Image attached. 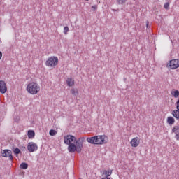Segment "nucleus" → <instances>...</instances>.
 Listing matches in <instances>:
<instances>
[{
    "label": "nucleus",
    "mask_w": 179,
    "mask_h": 179,
    "mask_svg": "<svg viewBox=\"0 0 179 179\" xmlns=\"http://www.w3.org/2000/svg\"><path fill=\"white\" fill-rule=\"evenodd\" d=\"M85 137L79 138L76 139V137L72 135H66L64 137V142L65 145H68V150L70 153H80L82 152V148H83V143H85Z\"/></svg>",
    "instance_id": "obj_1"
},
{
    "label": "nucleus",
    "mask_w": 179,
    "mask_h": 179,
    "mask_svg": "<svg viewBox=\"0 0 179 179\" xmlns=\"http://www.w3.org/2000/svg\"><path fill=\"white\" fill-rule=\"evenodd\" d=\"M71 93L73 94V96H76V94L78 93V90L75 88H72L71 90Z\"/></svg>",
    "instance_id": "obj_19"
},
{
    "label": "nucleus",
    "mask_w": 179,
    "mask_h": 179,
    "mask_svg": "<svg viewBox=\"0 0 179 179\" xmlns=\"http://www.w3.org/2000/svg\"><path fill=\"white\" fill-rule=\"evenodd\" d=\"M171 96H172V97H174V99H178V97H179L178 90L173 89L171 91Z\"/></svg>",
    "instance_id": "obj_11"
},
{
    "label": "nucleus",
    "mask_w": 179,
    "mask_h": 179,
    "mask_svg": "<svg viewBox=\"0 0 179 179\" xmlns=\"http://www.w3.org/2000/svg\"><path fill=\"white\" fill-rule=\"evenodd\" d=\"M87 142L91 145H104L108 142V137L106 135L94 136L87 138Z\"/></svg>",
    "instance_id": "obj_2"
},
{
    "label": "nucleus",
    "mask_w": 179,
    "mask_h": 179,
    "mask_svg": "<svg viewBox=\"0 0 179 179\" xmlns=\"http://www.w3.org/2000/svg\"><path fill=\"white\" fill-rule=\"evenodd\" d=\"M146 27H149V22H147Z\"/></svg>",
    "instance_id": "obj_26"
},
{
    "label": "nucleus",
    "mask_w": 179,
    "mask_h": 179,
    "mask_svg": "<svg viewBox=\"0 0 179 179\" xmlns=\"http://www.w3.org/2000/svg\"><path fill=\"white\" fill-rule=\"evenodd\" d=\"M41 87L38 83L36 82H31L27 84L26 90L29 94H32V96H34L36 94H38V93H40Z\"/></svg>",
    "instance_id": "obj_3"
},
{
    "label": "nucleus",
    "mask_w": 179,
    "mask_h": 179,
    "mask_svg": "<svg viewBox=\"0 0 179 179\" xmlns=\"http://www.w3.org/2000/svg\"><path fill=\"white\" fill-rule=\"evenodd\" d=\"M1 156L3 157H8L9 160H13V156L12 155V151L10 150H3L1 151Z\"/></svg>",
    "instance_id": "obj_8"
},
{
    "label": "nucleus",
    "mask_w": 179,
    "mask_h": 179,
    "mask_svg": "<svg viewBox=\"0 0 179 179\" xmlns=\"http://www.w3.org/2000/svg\"><path fill=\"white\" fill-rule=\"evenodd\" d=\"M85 1H89V0H85Z\"/></svg>",
    "instance_id": "obj_27"
},
{
    "label": "nucleus",
    "mask_w": 179,
    "mask_h": 179,
    "mask_svg": "<svg viewBox=\"0 0 179 179\" xmlns=\"http://www.w3.org/2000/svg\"><path fill=\"white\" fill-rule=\"evenodd\" d=\"M117 5H124L127 3V0H117Z\"/></svg>",
    "instance_id": "obj_18"
},
{
    "label": "nucleus",
    "mask_w": 179,
    "mask_h": 179,
    "mask_svg": "<svg viewBox=\"0 0 179 179\" xmlns=\"http://www.w3.org/2000/svg\"><path fill=\"white\" fill-rule=\"evenodd\" d=\"M166 122L169 124V125H173V124L176 122V119L171 116H169L166 119Z\"/></svg>",
    "instance_id": "obj_13"
},
{
    "label": "nucleus",
    "mask_w": 179,
    "mask_h": 179,
    "mask_svg": "<svg viewBox=\"0 0 179 179\" xmlns=\"http://www.w3.org/2000/svg\"><path fill=\"white\" fill-rule=\"evenodd\" d=\"M6 92H8L6 83L3 80H0V93H1V94H5Z\"/></svg>",
    "instance_id": "obj_9"
},
{
    "label": "nucleus",
    "mask_w": 179,
    "mask_h": 179,
    "mask_svg": "<svg viewBox=\"0 0 179 179\" xmlns=\"http://www.w3.org/2000/svg\"><path fill=\"white\" fill-rule=\"evenodd\" d=\"M27 167H29V164H27V163L26 162H23L20 164V169H22V170H26Z\"/></svg>",
    "instance_id": "obj_16"
},
{
    "label": "nucleus",
    "mask_w": 179,
    "mask_h": 179,
    "mask_svg": "<svg viewBox=\"0 0 179 179\" xmlns=\"http://www.w3.org/2000/svg\"><path fill=\"white\" fill-rule=\"evenodd\" d=\"M167 68H169V69L172 70L179 68V59H173L170 60L169 64H167Z\"/></svg>",
    "instance_id": "obj_5"
},
{
    "label": "nucleus",
    "mask_w": 179,
    "mask_h": 179,
    "mask_svg": "<svg viewBox=\"0 0 179 179\" xmlns=\"http://www.w3.org/2000/svg\"><path fill=\"white\" fill-rule=\"evenodd\" d=\"M172 134H175L176 141H179V126L176 125L172 128Z\"/></svg>",
    "instance_id": "obj_10"
},
{
    "label": "nucleus",
    "mask_w": 179,
    "mask_h": 179,
    "mask_svg": "<svg viewBox=\"0 0 179 179\" xmlns=\"http://www.w3.org/2000/svg\"><path fill=\"white\" fill-rule=\"evenodd\" d=\"M2 59V52L0 51V60Z\"/></svg>",
    "instance_id": "obj_25"
},
{
    "label": "nucleus",
    "mask_w": 179,
    "mask_h": 179,
    "mask_svg": "<svg viewBox=\"0 0 179 179\" xmlns=\"http://www.w3.org/2000/svg\"><path fill=\"white\" fill-rule=\"evenodd\" d=\"M14 153H15V155H19V153H20V149H19L18 148H16L14 150Z\"/></svg>",
    "instance_id": "obj_22"
},
{
    "label": "nucleus",
    "mask_w": 179,
    "mask_h": 179,
    "mask_svg": "<svg viewBox=\"0 0 179 179\" xmlns=\"http://www.w3.org/2000/svg\"><path fill=\"white\" fill-rule=\"evenodd\" d=\"M59 59L57 56H51L48 58L45 62V65L48 66V68H55L58 65Z\"/></svg>",
    "instance_id": "obj_4"
},
{
    "label": "nucleus",
    "mask_w": 179,
    "mask_h": 179,
    "mask_svg": "<svg viewBox=\"0 0 179 179\" xmlns=\"http://www.w3.org/2000/svg\"><path fill=\"white\" fill-rule=\"evenodd\" d=\"M68 31H69V27H64V34H68Z\"/></svg>",
    "instance_id": "obj_21"
},
{
    "label": "nucleus",
    "mask_w": 179,
    "mask_h": 179,
    "mask_svg": "<svg viewBox=\"0 0 179 179\" xmlns=\"http://www.w3.org/2000/svg\"><path fill=\"white\" fill-rule=\"evenodd\" d=\"M172 115L176 120H179V110L178 109L173 110L172 111Z\"/></svg>",
    "instance_id": "obj_14"
},
{
    "label": "nucleus",
    "mask_w": 179,
    "mask_h": 179,
    "mask_svg": "<svg viewBox=\"0 0 179 179\" xmlns=\"http://www.w3.org/2000/svg\"><path fill=\"white\" fill-rule=\"evenodd\" d=\"M27 135H28L29 139H33V138L36 136V133L33 130H29Z\"/></svg>",
    "instance_id": "obj_15"
},
{
    "label": "nucleus",
    "mask_w": 179,
    "mask_h": 179,
    "mask_svg": "<svg viewBox=\"0 0 179 179\" xmlns=\"http://www.w3.org/2000/svg\"><path fill=\"white\" fill-rule=\"evenodd\" d=\"M67 83V86L72 87V86H75V80L73 78H68L66 80Z\"/></svg>",
    "instance_id": "obj_12"
},
{
    "label": "nucleus",
    "mask_w": 179,
    "mask_h": 179,
    "mask_svg": "<svg viewBox=\"0 0 179 179\" xmlns=\"http://www.w3.org/2000/svg\"><path fill=\"white\" fill-rule=\"evenodd\" d=\"M176 110H179V102H176Z\"/></svg>",
    "instance_id": "obj_23"
},
{
    "label": "nucleus",
    "mask_w": 179,
    "mask_h": 179,
    "mask_svg": "<svg viewBox=\"0 0 179 179\" xmlns=\"http://www.w3.org/2000/svg\"><path fill=\"white\" fill-rule=\"evenodd\" d=\"M27 148L29 153H33V152H36V150H38V146L34 142H29Z\"/></svg>",
    "instance_id": "obj_6"
},
{
    "label": "nucleus",
    "mask_w": 179,
    "mask_h": 179,
    "mask_svg": "<svg viewBox=\"0 0 179 179\" xmlns=\"http://www.w3.org/2000/svg\"><path fill=\"white\" fill-rule=\"evenodd\" d=\"M92 8L94 9V10H97V6H92Z\"/></svg>",
    "instance_id": "obj_24"
},
{
    "label": "nucleus",
    "mask_w": 179,
    "mask_h": 179,
    "mask_svg": "<svg viewBox=\"0 0 179 179\" xmlns=\"http://www.w3.org/2000/svg\"><path fill=\"white\" fill-rule=\"evenodd\" d=\"M131 148H138L141 145V138L139 137H134L130 141Z\"/></svg>",
    "instance_id": "obj_7"
},
{
    "label": "nucleus",
    "mask_w": 179,
    "mask_h": 179,
    "mask_svg": "<svg viewBox=\"0 0 179 179\" xmlns=\"http://www.w3.org/2000/svg\"><path fill=\"white\" fill-rule=\"evenodd\" d=\"M57 131L54 130V129H51L49 131V135H50V136H55V135H57Z\"/></svg>",
    "instance_id": "obj_17"
},
{
    "label": "nucleus",
    "mask_w": 179,
    "mask_h": 179,
    "mask_svg": "<svg viewBox=\"0 0 179 179\" xmlns=\"http://www.w3.org/2000/svg\"><path fill=\"white\" fill-rule=\"evenodd\" d=\"M164 9H166V10L170 9V3H169V2L165 3L164 5Z\"/></svg>",
    "instance_id": "obj_20"
}]
</instances>
